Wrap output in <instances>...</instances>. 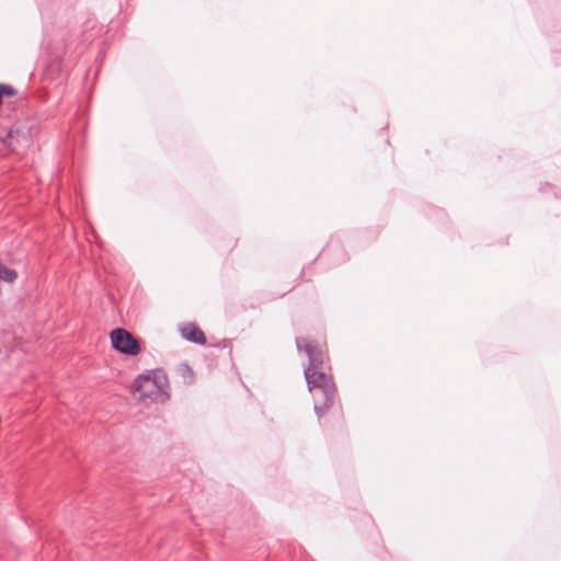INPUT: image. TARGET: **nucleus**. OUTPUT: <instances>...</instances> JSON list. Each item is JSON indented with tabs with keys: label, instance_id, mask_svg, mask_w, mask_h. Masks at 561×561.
<instances>
[{
	"label": "nucleus",
	"instance_id": "f257e3e1",
	"mask_svg": "<svg viewBox=\"0 0 561 561\" xmlns=\"http://www.w3.org/2000/svg\"><path fill=\"white\" fill-rule=\"evenodd\" d=\"M305 378L308 389L312 392L316 400L314 410L321 413V410L330 408L336 398V388L331 376L323 371L311 373V369H305Z\"/></svg>",
	"mask_w": 561,
	"mask_h": 561
},
{
	"label": "nucleus",
	"instance_id": "f03ea898",
	"mask_svg": "<svg viewBox=\"0 0 561 561\" xmlns=\"http://www.w3.org/2000/svg\"><path fill=\"white\" fill-rule=\"evenodd\" d=\"M154 387L150 380V375H140L133 383V389L138 393L139 400L164 401L169 398V392H162V390H157Z\"/></svg>",
	"mask_w": 561,
	"mask_h": 561
},
{
	"label": "nucleus",
	"instance_id": "7ed1b4c3",
	"mask_svg": "<svg viewBox=\"0 0 561 561\" xmlns=\"http://www.w3.org/2000/svg\"><path fill=\"white\" fill-rule=\"evenodd\" d=\"M113 347L119 353L126 355H137L140 352V345L131 333L125 329H115L111 332Z\"/></svg>",
	"mask_w": 561,
	"mask_h": 561
},
{
	"label": "nucleus",
	"instance_id": "20e7f679",
	"mask_svg": "<svg viewBox=\"0 0 561 561\" xmlns=\"http://www.w3.org/2000/svg\"><path fill=\"white\" fill-rule=\"evenodd\" d=\"M296 345L298 351L304 348L309 358V365L305 369H311V373L321 371L324 354L319 345L304 337L296 339Z\"/></svg>",
	"mask_w": 561,
	"mask_h": 561
},
{
	"label": "nucleus",
	"instance_id": "39448f33",
	"mask_svg": "<svg viewBox=\"0 0 561 561\" xmlns=\"http://www.w3.org/2000/svg\"><path fill=\"white\" fill-rule=\"evenodd\" d=\"M181 335L183 339L204 345L206 344V336L204 332L195 323H186L181 328Z\"/></svg>",
	"mask_w": 561,
	"mask_h": 561
},
{
	"label": "nucleus",
	"instance_id": "423d86ee",
	"mask_svg": "<svg viewBox=\"0 0 561 561\" xmlns=\"http://www.w3.org/2000/svg\"><path fill=\"white\" fill-rule=\"evenodd\" d=\"M150 380L152 381L154 388L157 390H162V392H169V382L167 376L162 371H151Z\"/></svg>",
	"mask_w": 561,
	"mask_h": 561
},
{
	"label": "nucleus",
	"instance_id": "0eeeda50",
	"mask_svg": "<svg viewBox=\"0 0 561 561\" xmlns=\"http://www.w3.org/2000/svg\"><path fill=\"white\" fill-rule=\"evenodd\" d=\"M37 136V129L31 127H18L15 130H11L9 134V137L11 138H35Z\"/></svg>",
	"mask_w": 561,
	"mask_h": 561
},
{
	"label": "nucleus",
	"instance_id": "6e6552de",
	"mask_svg": "<svg viewBox=\"0 0 561 561\" xmlns=\"http://www.w3.org/2000/svg\"><path fill=\"white\" fill-rule=\"evenodd\" d=\"M16 278H18V273L15 270L9 268V267L0 264V279L1 280L8 282V283H13Z\"/></svg>",
	"mask_w": 561,
	"mask_h": 561
},
{
	"label": "nucleus",
	"instance_id": "1a4fd4ad",
	"mask_svg": "<svg viewBox=\"0 0 561 561\" xmlns=\"http://www.w3.org/2000/svg\"><path fill=\"white\" fill-rule=\"evenodd\" d=\"M1 95L5 93L7 95H12L14 93L13 89L10 87H1L0 88Z\"/></svg>",
	"mask_w": 561,
	"mask_h": 561
}]
</instances>
